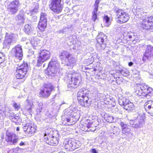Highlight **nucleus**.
<instances>
[{
  "label": "nucleus",
  "instance_id": "680f3d73",
  "mask_svg": "<svg viewBox=\"0 0 153 153\" xmlns=\"http://www.w3.org/2000/svg\"><path fill=\"white\" fill-rule=\"evenodd\" d=\"M1 40V39H0V40Z\"/></svg>",
  "mask_w": 153,
  "mask_h": 153
},
{
  "label": "nucleus",
  "instance_id": "bf43d9fd",
  "mask_svg": "<svg viewBox=\"0 0 153 153\" xmlns=\"http://www.w3.org/2000/svg\"><path fill=\"white\" fill-rule=\"evenodd\" d=\"M33 18H36V16H33Z\"/></svg>",
  "mask_w": 153,
  "mask_h": 153
},
{
  "label": "nucleus",
  "instance_id": "6ab92c4d",
  "mask_svg": "<svg viewBox=\"0 0 153 153\" xmlns=\"http://www.w3.org/2000/svg\"><path fill=\"white\" fill-rule=\"evenodd\" d=\"M48 16L44 13H42L40 14V19L38 24V27L41 30H43L46 28L47 25Z\"/></svg>",
  "mask_w": 153,
  "mask_h": 153
},
{
  "label": "nucleus",
  "instance_id": "9d476101",
  "mask_svg": "<svg viewBox=\"0 0 153 153\" xmlns=\"http://www.w3.org/2000/svg\"><path fill=\"white\" fill-rule=\"evenodd\" d=\"M118 102L120 105L128 111L133 110L134 108V104L127 98L123 97L119 98Z\"/></svg>",
  "mask_w": 153,
  "mask_h": 153
},
{
  "label": "nucleus",
  "instance_id": "864d4df0",
  "mask_svg": "<svg viewBox=\"0 0 153 153\" xmlns=\"http://www.w3.org/2000/svg\"><path fill=\"white\" fill-rule=\"evenodd\" d=\"M19 127H17L16 128V130L17 131H19Z\"/></svg>",
  "mask_w": 153,
  "mask_h": 153
},
{
  "label": "nucleus",
  "instance_id": "ddd939ff",
  "mask_svg": "<svg viewBox=\"0 0 153 153\" xmlns=\"http://www.w3.org/2000/svg\"><path fill=\"white\" fill-rule=\"evenodd\" d=\"M20 6L19 0H14L9 3L7 9L11 14H14L18 11Z\"/></svg>",
  "mask_w": 153,
  "mask_h": 153
},
{
  "label": "nucleus",
  "instance_id": "dca6fc26",
  "mask_svg": "<svg viewBox=\"0 0 153 153\" xmlns=\"http://www.w3.org/2000/svg\"><path fill=\"white\" fill-rule=\"evenodd\" d=\"M36 126L33 123H27L23 127V131L25 134L29 135L33 134L36 130Z\"/></svg>",
  "mask_w": 153,
  "mask_h": 153
},
{
  "label": "nucleus",
  "instance_id": "c9c22d12",
  "mask_svg": "<svg viewBox=\"0 0 153 153\" xmlns=\"http://www.w3.org/2000/svg\"><path fill=\"white\" fill-rule=\"evenodd\" d=\"M86 126H83L82 125V126L81 127V129L82 131H94V130L92 129L91 128L90 129V126L89 125L86 124Z\"/></svg>",
  "mask_w": 153,
  "mask_h": 153
},
{
  "label": "nucleus",
  "instance_id": "39448f33",
  "mask_svg": "<svg viewBox=\"0 0 153 153\" xmlns=\"http://www.w3.org/2000/svg\"><path fill=\"white\" fill-rule=\"evenodd\" d=\"M81 81V76L80 74L74 73L71 74V80L68 85V90H71L76 88Z\"/></svg>",
  "mask_w": 153,
  "mask_h": 153
},
{
  "label": "nucleus",
  "instance_id": "f03ea898",
  "mask_svg": "<svg viewBox=\"0 0 153 153\" xmlns=\"http://www.w3.org/2000/svg\"><path fill=\"white\" fill-rule=\"evenodd\" d=\"M89 91L83 88L79 90L77 94V98L79 104L82 106L88 108L91 103L92 100L88 97Z\"/></svg>",
  "mask_w": 153,
  "mask_h": 153
},
{
  "label": "nucleus",
  "instance_id": "a18cd8bd",
  "mask_svg": "<svg viewBox=\"0 0 153 153\" xmlns=\"http://www.w3.org/2000/svg\"><path fill=\"white\" fill-rule=\"evenodd\" d=\"M100 2V0H96L94 4L95 7L94 9L95 10H97L98 7V4Z\"/></svg>",
  "mask_w": 153,
  "mask_h": 153
},
{
  "label": "nucleus",
  "instance_id": "f257e3e1",
  "mask_svg": "<svg viewBox=\"0 0 153 153\" xmlns=\"http://www.w3.org/2000/svg\"><path fill=\"white\" fill-rule=\"evenodd\" d=\"M134 92L140 96L149 99L153 96V90L145 84H137L134 86Z\"/></svg>",
  "mask_w": 153,
  "mask_h": 153
},
{
  "label": "nucleus",
  "instance_id": "c756f323",
  "mask_svg": "<svg viewBox=\"0 0 153 153\" xmlns=\"http://www.w3.org/2000/svg\"><path fill=\"white\" fill-rule=\"evenodd\" d=\"M105 37L104 34L101 32L99 33L97 38V40L98 43L101 45L103 44L104 42V38Z\"/></svg>",
  "mask_w": 153,
  "mask_h": 153
},
{
  "label": "nucleus",
  "instance_id": "3c124183",
  "mask_svg": "<svg viewBox=\"0 0 153 153\" xmlns=\"http://www.w3.org/2000/svg\"><path fill=\"white\" fill-rule=\"evenodd\" d=\"M65 2L67 4H68L70 3V0H66Z\"/></svg>",
  "mask_w": 153,
  "mask_h": 153
},
{
  "label": "nucleus",
  "instance_id": "0eeeda50",
  "mask_svg": "<svg viewBox=\"0 0 153 153\" xmlns=\"http://www.w3.org/2000/svg\"><path fill=\"white\" fill-rule=\"evenodd\" d=\"M53 87L50 83H45L43 86V88L40 89L39 92V96L40 97L47 98L51 94Z\"/></svg>",
  "mask_w": 153,
  "mask_h": 153
},
{
  "label": "nucleus",
  "instance_id": "b1692460",
  "mask_svg": "<svg viewBox=\"0 0 153 153\" xmlns=\"http://www.w3.org/2000/svg\"><path fill=\"white\" fill-rule=\"evenodd\" d=\"M76 113L70 109L66 110L65 111L64 115L66 118H65V121L68 122H70L71 117H75V114Z\"/></svg>",
  "mask_w": 153,
  "mask_h": 153
},
{
  "label": "nucleus",
  "instance_id": "cd10ccee",
  "mask_svg": "<svg viewBox=\"0 0 153 153\" xmlns=\"http://www.w3.org/2000/svg\"><path fill=\"white\" fill-rule=\"evenodd\" d=\"M33 30V27L30 24H27L25 25L23 30L27 34L31 33Z\"/></svg>",
  "mask_w": 153,
  "mask_h": 153
},
{
  "label": "nucleus",
  "instance_id": "49530a36",
  "mask_svg": "<svg viewBox=\"0 0 153 153\" xmlns=\"http://www.w3.org/2000/svg\"><path fill=\"white\" fill-rule=\"evenodd\" d=\"M67 28H65L63 29L60 30L59 31V33H63L65 31H66V29Z\"/></svg>",
  "mask_w": 153,
  "mask_h": 153
},
{
  "label": "nucleus",
  "instance_id": "052dcab7",
  "mask_svg": "<svg viewBox=\"0 0 153 153\" xmlns=\"http://www.w3.org/2000/svg\"><path fill=\"white\" fill-rule=\"evenodd\" d=\"M89 60H90L89 59H88V61H89Z\"/></svg>",
  "mask_w": 153,
  "mask_h": 153
},
{
  "label": "nucleus",
  "instance_id": "58836bf2",
  "mask_svg": "<svg viewBox=\"0 0 153 153\" xmlns=\"http://www.w3.org/2000/svg\"><path fill=\"white\" fill-rule=\"evenodd\" d=\"M97 10H95V9H94L93 12L92 13L93 15L92 19V20H93L94 22L95 21L97 18Z\"/></svg>",
  "mask_w": 153,
  "mask_h": 153
},
{
  "label": "nucleus",
  "instance_id": "412c9836",
  "mask_svg": "<svg viewBox=\"0 0 153 153\" xmlns=\"http://www.w3.org/2000/svg\"><path fill=\"white\" fill-rule=\"evenodd\" d=\"M130 124L134 128H141L143 127L144 124V122L142 118H137L135 120H130Z\"/></svg>",
  "mask_w": 153,
  "mask_h": 153
},
{
  "label": "nucleus",
  "instance_id": "4468645a",
  "mask_svg": "<svg viewBox=\"0 0 153 153\" xmlns=\"http://www.w3.org/2000/svg\"><path fill=\"white\" fill-rule=\"evenodd\" d=\"M62 0H52L49 5L50 9L54 12L59 13L62 10V7L61 4Z\"/></svg>",
  "mask_w": 153,
  "mask_h": 153
},
{
  "label": "nucleus",
  "instance_id": "e433bc0d",
  "mask_svg": "<svg viewBox=\"0 0 153 153\" xmlns=\"http://www.w3.org/2000/svg\"><path fill=\"white\" fill-rule=\"evenodd\" d=\"M37 103H38V107L36 110L37 114H40L42 112V110L43 103L41 102H38Z\"/></svg>",
  "mask_w": 153,
  "mask_h": 153
},
{
  "label": "nucleus",
  "instance_id": "72a5a7b5",
  "mask_svg": "<svg viewBox=\"0 0 153 153\" xmlns=\"http://www.w3.org/2000/svg\"><path fill=\"white\" fill-rule=\"evenodd\" d=\"M6 111L5 109L2 107L1 105H0V120L3 119L6 115Z\"/></svg>",
  "mask_w": 153,
  "mask_h": 153
},
{
  "label": "nucleus",
  "instance_id": "2f4dec72",
  "mask_svg": "<svg viewBox=\"0 0 153 153\" xmlns=\"http://www.w3.org/2000/svg\"><path fill=\"white\" fill-rule=\"evenodd\" d=\"M111 133L117 136L119 135L120 132V129L117 127L111 126Z\"/></svg>",
  "mask_w": 153,
  "mask_h": 153
},
{
  "label": "nucleus",
  "instance_id": "5fc2aeb1",
  "mask_svg": "<svg viewBox=\"0 0 153 153\" xmlns=\"http://www.w3.org/2000/svg\"><path fill=\"white\" fill-rule=\"evenodd\" d=\"M1 138L3 139H4V135L3 134L2 135H1Z\"/></svg>",
  "mask_w": 153,
  "mask_h": 153
},
{
  "label": "nucleus",
  "instance_id": "ea45409f",
  "mask_svg": "<svg viewBox=\"0 0 153 153\" xmlns=\"http://www.w3.org/2000/svg\"><path fill=\"white\" fill-rule=\"evenodd\" d=\"M104 21H105L106 22V25L107 26H108L110 24L109 21V18L108 16H105L103 19Z\"/></svg>",
  "mask_w": 153,
  "mask_h": 153
},
{
  "label": "nucleus",
  "instance_id": "09e8293b",
  "mask_svg": "<svg viewBox=\"0 0 153 153\" xmlns=\"http://www.w3.org/2000/svg\"><path fill=\"white\" fill-rule=\"evenodd\" d=\"M133 64V63L132 62H128V65L129 66H132Z\"/></svg>",
  "mask_w": 153,
  "mask_h": 153
},
{
  "label": "nucleus",
  "instance_id": "bb28decb",
  "mask_svg": "<svg viewBox=\"0 0 153 153\" xmlns=\"http://www.w3.org/2000/svg\"><path fill=\"white\" fill-rule=\"evenodd\" d=\"M10 118L16 124H19L21 122V119L19 116H16L12 113L9 114Z\"/></svg>",
  "mask_w": 153,
  "mask_h": 153
},
{
  "label": "nucleus",
  "instance_id": "79ce46f5",
  "mask_svg": "<svg viewBox=\"0 0 153 153\" xmlns=\"http://www.w3.org/2000/svg\"><path fill=\"white\" fill-rule=\"evenodd\" d=\"M134 33H129L128 34V36L130 39H132L131 40H134L135 39V36L134 35Z\"/></svg>",
  "mask_w": 153,
  "mask_h": 153
},
{
  "label": "nucleus",
  "instance_id": "a19ab883",
  "mask_svg": "<svg viewBox=\"0 0 153 153\" xmlns=\"http://www.w3.org/2000/svg\"><path fill=\"white\" fill-rule=\"evenodd\" d=\"M129 72L126 69H122L120 71V73L123 76H126L128 73Z\"/></svg>",
  "mask_w": 153,
  "mask_h": 153
},
{
  "label": "nucleus",
  "instance_id": "f3484780",
  "mask_svg": "<svg viewBox=\"0 0 153 153\" xmlns=\"http://www.w3.org/2000/svg\"><path fill=\"white\" fill-rule=\"evenodd\" d=\"M120 125L122 128V135L125 138L127 137L128 140L132 137V133L131 132V129L128 127L127 125L123 122H121Z\"/></svg>",
  "mask_w": 153,
  "mask_h": 153
},
{
  "label": "nucleus",
  "instance_id": "5701e85b",
  "mask_svg": "<svg viewBox=\"0 0 153 153\" xmlns=\"http://www.w3.org/2000/svg\"><path fill=\"white\" fill-rule=\"evenodd\" d=\"M44 140L48 144L53 146L57 145L58 142L57 138L53 136L51 137L50 138L45 136Z\"/></svg>",
  "mask_w": 153,
  "mask_h": 153
},
{
  "label": "nucleus",
  "instance_id": "4d7b16f0",
  "mask_svg": "<svg viewBox=\"0 0 153 153\" xmlns=\"http://www.w3.org/2000/svg\"><path fill=\"white\" fill-rule=\"evenodd\" d=\"M92 63V61H91V62H89V64H91Z\"/></svg>",
  "mask_w": 153,
  "mask_h": 153
},
{
  "label": "nucleus",
  "instance_id": "c03bdc74",
  "mask_svg": "<svg viewBox=\"0 0 153 153\" xmlns=\"http://www.w3.org/2000/svg\"><path fill=\"white\" fill-rule=\"evenodd\" d=\"M13 107H14V108L16 110L18 111V110L20 108V107L19 106V105L18 104L15 103L13 104Z\"/></svg>",
  "mask_w": 153,
  "mask_h": 153
},
{
  "label": "nucleus",
  "instance_id": "2eb2a0df",
  "mask_svg": "<svg viewBox=\"0 0 153 153\" xmlns=\"http://www.w3.org/2000/svg\"><path fill=\"white\" fill-rule=\"evenodd\" d=\"M11 53L13 56L15 57L17 59L21 60L23 57V52L22 46L18 45L12 49Z\"/></svg>",
  "mask_w": 153,
  "mask_h": 153
},
{
  "label": "nucleus",
  "instance_id": "7c9ffc66",
  "mask_svg": "<svg viewBox=\"0 0 153 153\" xmlns=\"http://www.w3.org/2000/svg\"><path fill=\"white\" fill-rule=\"evenodd\" d=\"M104 116L105 120L109 123H113L116 121L115 117L108 114L105 113Z\"/></svg>",
  "mask_w": 153,
  "mask_h": 153
},
{
  "label": "nucleus",
  "instance_id": "473e14b6",
  "mask_svg": "<svg viewBox=\"0 0 153 153\" xmlns=\"http://www.w3.org/2000/svg\"><path fill=\"white\" fill-rule=\"evenodd\" d=\"M30 10L31 12L36 13L38 11L39 4L37 3H33L31 4Z\"/></svg>",
  "mask_w": 153,
  "mask_h": 153
},
{
  "label": "nucleus",
  "instance_id": "20e7f679",
  "mask_svg": "<svg viewBox=\"0 0 153 153\" xmlns=\"http://www.w3.org/2000/svg\"><path fill=\"white\" fill-rule=\"evenodd\" d=\"M138 26L140 29L150 30L153 29V16H148L140 21Z\"/></svg>",
  "mask_w": 153,
  "mask_h": 153
},
{
  "label": "nucleus",
  "instance_id": "f704fd0d",
  "mask_svg": "<svg viewBox=\"0 0 153 153\" xmlns=\"http://www.w3.org/2000/svg\"><path fill=\"white\" fill-rule=\"evenodd\" d=\"M53 131L51 128H49L46 129L45 131V133L44 135V139L45 140V136L47 137L48 138H50L51 137L53 136L52 135Z\"/></svg>",
  "mask_w": 153,
  "mask_h": 153
},
{
  "label": "nucleus",
  "instance_id": "a878e982",
  "mask_svg": "<svg viewBox=\"0 0 153 153\" xmlns=\"http://www.w3.org/2000/svg\"><path fill=\"white\" fill-rule=\"evenodd\" d=\"M67 60L68 63H67V66H69L71 68L75 64V63L76 61V59L72 54L70 56Z\"/></svg>",
  "mask_w": 153,
  "mask_h": 153
},
{
  "label": "nucleus",
  "instance_id": "f8f14e48",
  "mask_svg": "<svg viewBox=\"0 0 153 153\" xmlns=\"http://www.w3.org/2000/svg\"><path fill=\"white\" fill-rule=\"evenodd\" d=\"M64 143L65 144V149L71 151L78 148L80 144L79 141L74 139H66Z\"/></svg>",
  "mask_w": 153,
  "mask_h": 153
},
{
  "label": "nucleus",
  "instance_id": "603ef678",
  "mask_svg": "<svg viewBox=\"0 0 153 153\" xmlns=\"http://www.w3.org/2000/svg\"><path fill=\"white\" fill-rule=\"evenodd\" d=\"M120 79V77H117L116 78V81L117 83H118V79Z\"/></svg>",
  "mask_w": 153,
  "mask_h": 153
},
{
  "label": "nucleus",
  "instance_id": "8fccbe9b",
  "mask_svg": "<svg viewBox=\"0 0 153 153\" xmlns=\"http://www.w3.org/2000/svg\"><path fill=\"white\" fill-rule=\"evenodd\" d=\"M25 143L22 141L21 142V143L19 144V145L21 146H23V145H25Z\"/></svg>",
  "mask_w": 153,
  "mask_h": 153
},
{
  "label": "nucleus",
  "instance_id": "393cba45",
  "mask_svg": "<svg viewBox=\"0 0 153 153\" xmlns=\"http://www.w3.org/2000/svg\"><path fill=\"white\" fill-rule=\"evenodd\" d=\"M27 101V104L25 106V110L26 111H28L29 113H30L31 111V108L34 106L33 102L31 98L29 97H28Z\"/></svg>",
  "mask_w": 153,
  "mask_h": 153
},
{
  "label": "nucleus",
  "instance_id": "7ed1b4c3",
  "mask_svg": "<svg viewBox=\"0 0 153 153\" xmlns=\"http://www.w3.org/2000/svg\"><path fill=\"white\" fill-rule=\"evenodd\" d=\"M59 64L56 59H51L49 63L47 68L48 75L51 76H62V70L59 68Z\"/></svg>",
  "mask_w": 153,
  "mask_h": 153
},
{
  "label": "nucleus",
  "instance_id": "423d86ee",
  "mask_svg": "<svg viewBox=\"0 0 153 153\" xmlns=\"http://www.w3.org/2000/svg\"><path fill=\"white\" fill-rule=\"evenodd\" d=\"M113 10L117 14L116 17L118 19L117 21L118 23H125L129 20V17L128 14L123 11L117 7L114 8Z\"/></svg>",
  "mask_w": 153,
  "mask_h": 153
},
{
  "label": "nucleus",
  "instance_id": "c85d7f7f",
  "mask_svg": "<svg viewBox=\"0 0 153 153\" xmlns=\"http://www.w3.org/2000/svg\"><path fill=\"white\" fill-rule=\"evenodd\" d=\"M71 54L70 52L67 51H63L61 53L60 57L62 59L66 60V59H67L69 58V57H70Z\"/></svg>",
  "mask_w": 153,
  "mask_h": 153
},
{
  "label": "nucleus",
  "instance_id": "4be33fe9",
  "mask_svg": "<svg viewBox=\"0 0 153 153\" xmlns=\"http://www.w3.org/2000/svg\"><path fill=\"white\" fill-rule=\"evenodd\" d=\"M144 108L149 114L153 116V101L149 100L145 102Z\"/></svg>",
  "mask_w": 153,
  "mask_h": 153
},
{
  "label": "nucleus",
  "instance_id": "a211bd4d",
  "mask_svg": "<svg viewBox=\"0 0 153 153\" xmlns=\"http://www.w3.org/2000/svg\"><path fill=\"white\" fill-rule=\"evenodd\" d=\"M148 60H153V46L151 45L148 46L143 54V61Z\"/></svg>",
  "mask_w": 153,
  "mask_h": 153
},
{
  "label": "nucleus",
  "instance_id": "9b49d317",
  "mask_svg": "<svg viewBox=\"0 0 153 153\" xmlns=\"http://www.w3.org/2000/svg\"><path fill=\"white\" fill-rule=\"evenodd\" d=\"M17 37L16 34L6 33L3 43L4 47L9 48L11 43H15L16 42Z\"/></svg>",
  "mask_w": 153,
  "mask_h": 153
},
{
  "label": "nucleus",
  "instance_id": "1a4fd4ad",
  "mask_svg": "<svg viewBox=\"0 0 153 153\" xmlns=\"http://www.w3.org/2000/svg\"><path fill=\"white\" fill-rule=\"evenodd\" d=\"M51 53L49 51L45 49L41 50L38 57L37 66H41L43 62L49 59Z\"/></svg>",
  "mask_w": 153,
  "mask_h": 153
},
{
  "label": "nucleus",
  "instance_id": "4c0bfd02",
  "mask_svg": "<svg viewBox=\"0 0 153 153\" xmlns=\"http://www.w3.org/2000/svg\"><path fill=\"white\" fill-rule=\"evenodd\" d=\"M16 20L19 24L24 23L25 22V19L23 18V14L18 15L16 18Z\"/></svg>",
  "mask_w": 153,
  "mask_h": 153
},
{
  "label": "nucleus",
  "instance_id": "37998d69",
  "mask_svg": "<svg viewBox=\"0 0 153 153\" xmlns=\"http://www.w3.org/2000/svg\"><path fill=\"white\" fill-rule=\"evenodd\" d=\"M4 59L2 53L0 52V64L4 61Z\"/></svg>",
  "mask_w": 153,
  "mask_h": 153
},
{
  "label": "nucleus",
  "instance_id": "de8ad7c7",
  "mask_svg": "<svg viewBox=\"0 0 153 153\" xmlns=\"http://www.w3.org/2000/svg\"><path fill=\"white\" fill-rule=\"evenodd\" d=\"M91 152L93 153H98L96 150L95 149H91Z\"/></svg>",
  "mask_w": 153,
  "mask_h": 153
},
{
  "label": "nucleus",
  "instance_id": "6e6552de",
  "mask_svg": "<svg viewBox=\"0 0 153 153\" xmlns=\"http://www.w3.org/2000/svg\"><path fill=\"white\" fill-rule=\"evenodd\" d=\"M28 68V65L25 62L17 67L16 74V78L17 79H22L24 78Z\"/></svg>",
  "mask_w": 153,
  "mask_h": 153
},
{
  "label": "nucleus",
  "instance_id": "6e6d98bb",
  "mask_svg": "<svg viewBox=\"0 0 153 153\" xmlns=\"http://www.w3.org/2000/svg\"><path fill=\"white\" fill-rule=\"evenodd\" d=\"M58 153H65V152H64L63 151H61L59 152Z\"/></svg>",
  "mask_w": 153,
  "mask_h": 153
},
{
  "label": "nucleus",
  "instance_id": "aec40b11",
  "mask_svg": "<svg viewBox=\"0 0 153 153\" xmlns=\"http://www.w3.org/2000/svg\"><path fill=\"white\" fill-rule=\"evenodd\" d=\"M6 135V140L8 142L13 144H14L17 143L18 138L15 134L12 131H7Z\"/></svg>",
  "mask_w": 153,
  "mask_h": 153
},
{
  "label": "nucleus",
  "instance_id": "13d9d810",
  "mask_svg": "<svg viewBox=\"0 0 153 153\" xmlns=\"http://www.w3.org/2000/svg\"><path fill=\"white\" fill-rule=\"evenodd\" d=\"M94 71H96L97 70L96 68H94Z\"/></svg>",
  "mask_w": 153,
  "mask_h": 153
}]
</instances>
